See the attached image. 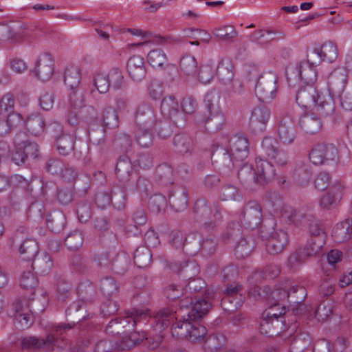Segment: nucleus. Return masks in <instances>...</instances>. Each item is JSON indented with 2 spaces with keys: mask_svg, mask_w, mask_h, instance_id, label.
Segmentation results:
<instances>
[{
  "mask_svg": "<svg viewBox=\"0 0 352 352\" xmlns=\"http://www.w3.org/2000/svg\"><path fill=\"white\" fill-rule=\"evenodd\" d=\"M194 298L196 300L195 302L192 296H190L182 298L179 302L180 310L185 309L188 319L192 321L202 319L211 308V302L208 296L204 298H197V296H195Z\"/></svg>",
  "mask_w": 352,
  "mask_h": 352,
  "instance_id": "7",
  "label": "nucleus"
},
{
  "mask_svg": "<svg viewBox=\"0 0 352 352\" xmlns=\"http://www.w3.org/2000/svg\"><path fill=\"white\" fill-rule=\"evenodd\" d=\"M299 124L301 129L307 134L314 135L318 133L322 128V123L317 116L305 114L302 116Z\"/></svg>",
  "mask_w": 352,
  "mask_h": 352,
  "instance_id": "39",
  "label": "nucleus"
},
{
  "mask_svg": "<svg viewBox=\"0 0 352 352\" xmlns=\"http://www.w3.org/2000/svg\"><path fill=\"white\" fill-rule=\"evenodd\" d=\"M127 71L134 81L142 80L146 75L144 59L138 55L131 56L127 62Z\"/></svg>",
  "mask_w": 352,
  "mask_h": 352,
  "instance_id": "30",
  "label": "nucleus"
},
{
  "mask_svg": "<svg viewBox=\"0 0 352 352\" xmlns=\"http://www.w3.org/2000/svg\"><path fill=\"white\" fill-rule=\"evenodd\" d=\"M32 267L38 273L45 275L48 274L53 266L50 254L47 252L41 253L32 261Z\"/></svg>",
  "mask_w": 352,
  "mask_h": 352,
  "instance_id": "46",
  "label": "nucleus"
},
{
  "mask_svg": "<svg viewBox=\"0 0 352 352\" xmlns=\"http://www.w3.org/2000/svg\"><path fill=\"white\" fill-rule=\"evenodd\" d=\"M168 243L175 249L183 248L184 251L187 254L194 255L197 252L196 249L195 251H190L188 243L184 234L179 230H173L168 234Z\"/></svg>",
  "mask_w": 352,
  "mask_h": 352,
  "instance_id": "43",
  "label": "nucleus"
},
{
  "mask_svg": "<svg viewBox=\"0 0 352 352\" xmlns=\"http://www.w3.org/2000/svg\"><path fill=\"white\" fill-rule=\"evenodd\" d=\"M185 283V297L188 296H192V294L195 296L196 294L201 296L206 294V283L204 279L193 278Z\"/></svg>",
  "mask_w": 352,
  "mask_h": 352,
  "instance_id": "49",
  "label": "nucleus"
},
{
  "mask_svg": "<svg viewBox=\"0 0 352 352\" xmlns=\"http://www.w3.org/2000/svg\"><path fill=\"white\" fill-rule=\"evenodd\" d=\"M45 213L44 205L41 201L31 204L27 211L28 217L34 221L39 222L43 219Z\"/></svg>",
  "mask_w": 352,
  "mask_h": 352,
  "instance_id": "63",
  "label": "nucleus"
},
{
  "mask_svg": "<svg viewBox=\"0 0 352 352\" xmlns=\"http://www.w3.org/2000/svg\"><path fill=\"white\" fill-rule=\"evenodd\" d=\"M307 296L306 289L297 284H289V302L290 304H300L304 301Z\"/></svg>",
  "mask_w": 352,
  "mask_h": 352,
  "instance_id": "61",
  "label": "nucleus"
},
{
  "mask_svg": "<svg viewBox=\"0 0 352 352\" xmlns=\"http://www.w3.org/2000/svg\"><path fill=\"white\" fill-rule=\"evenodd\" d=\"M254 248V243L252 237L243 236L236 243L234 248V255L239 259L246 258Z\"/></svg>",
  "mask_w": 352,
  "mask_h": 352,
  "instance_id": "47",
  "label": "nucleus"
},
{
  "mask_svg": "<svg viewBox=\"0 0 352 352\" xmlns=\"http://www.w3.org/2000/svg\"><path fill=\"white\" fill-rule=\"evenodd\" d=\"M342 198V192L340 186L331 188L324 194L320 199L321 208L329 210L335 208Z\"/></svg>",
  "mask_w": 352,
  "mask_h": 352,
  "instance_id": "40",
  "label": "nucleus"
},
{
  "mask_svg": "<svg viewBox=\"0 0 352 352\" xmlns=\"http://www.w3.org/2000/svg\"><path fill=\"white\" fill-rule=\"evenodd\" d=\"M152 254L147 247H139L134 253V263L139 268L147 267L151 261Z\"/></svg>",
  "mask_w": 352,
  "mask_h": 352,
  "instance_id": "55",
  "label": "nucleus"
},
{
  "mask_svg": "<svg viewBox=\"0 0 352 352\" xmlns=\"http://www.w3.org/2000/svg\"><path fill=\"white\" fill-rule=\"evenodd\" d=\"M348 72L344 67H338L332 71L328 76L327 88L331 96H336L346 90L348 83Z\"/></svg>",
  "mask_w": 352,
  "mask_h": 352,
  "instance_id": "16",
  "label": "nucleus"
},
{
  "mask_svg": "<svg viewBox=\"0 0 352 352\" xmlns=\"http://www.w3.org/2000/svg\"><path fill=\"white\" fill-rule=\"evenodd\" d=\"M46 171L59 177L65 182L73 183L78 177V170L69 163L57 157L50 158L45 164Z\"/></svg>",
  "mask_w": 352,
  "mask_h": 352,
  "instance_id": "9",
  "label": "nucleus"
},
{
  "mask_svg": "<svg viewBox=\"0 0 352 352\" xmlns=\"http://www.w3.org/2000/svg\"><path fill=\"white\" fill-rule=\"evenodd\" d=\"M278 138L283 144H292L297 138V131L290 117H284L279 122L278 126Z\"/></svg>",
  "mask_w": 352,
  "mask_h": 352,
  "instance_id": "23",
  "label": "nucleus"
},
{
  "mask_svg": "<svg viewBox=\"0 0 352 352\" xmlns=\"http://www.w3.org/2000/svg\"><path fill=\"white\" fill-rule=\"evenodd\" d=\"M174 151L180 155L190 154L194 149V144L192 138L184 133H179L175 135L173 140Z\"/></svg>",
  "mask_w": 352,
  "mask_h": 352,
  "instance_id": "37",
  "label": "nucleus"
},
{
  "mask_svg": "<svg viewBox=\"0 0 352 352\" xmlns=\"http://www.w3.org/2000/svg\"><path fill=\"white\" fill-rule=\"evenodd\" d=\"M230 152L236 162H242L249 153L248 139L241 135L233 136L230 140Z\"/></svg>",
  "mask_w": 352,
  "mask_h": 352,
  "instance_id": "28",
  "label": "nucleus"
},
{
  "mask_svg": "<svg viewBox=\"0 0 352 352\" xmlns=\"http://www.w3.org/2000/svg\"><path fill=\"white\" fill-rule=\"evenodd\" d=\"M271 113L264 106L254 107L252 111L250 126L254 132H263L268 122Z\"/></svg>",
  "mask_w": 352,
  "mask_h": 352,
  "instance_id": "26",
  "label": "nucleus"
},
{
  "mask_svg": "<svg viewBox=\"0 0 352 352\" xmlns=\"http://www.w3.org/2000/svg\"><path fill=\"white\" fill-rule=\"evenodd\" d=\"M220 198L222 201H241L243 195L239 188L232 184H228L221 188Z\"/></svg>",
  "mask_w": 352,
  "mask_h": 352,
  "instance_id": "60",
  "label": "nucleus"
},
{
  "mask_svg": "<svg viewBox=\"0 0 352 352\" xmlns=\"http://www.w3.org/2000/svg\"><path fill=\"white\" fill-rule=\"evenodd\" d=\"M65 223V215L59 211L54 212L47 215V226L54 232H59Z\"/></svg>",
  "mask_w": 352,
  "mask_h": 352,
  "instance_id": "57",
  "label": "nucleus"
},
{
  "mask_svg": "<svg viewBox=\"0 0 352 352\" xmlns=\"http://www.w3.org/2000/svg\"><path fill=\"white\" fill-rule=\"evenodd\" d=\"M160 109L162 113L169 116L177 126H179L186 123V116L181 112L179 102L175 96L164 97L161 102Z\"/></svg>",
  "mask_w": 352,
  "mask_h": 352,
  "instance_id": "17",
  "label": "nucleus"
},
{
  "mask_svg": "<svg viewBox=\"0 0 352 352\" xmlns=\"http://www.w3.org/2000/svg\"><path fill=\"white\" fill-rule=\"evenodd\" d=\"M55 330L52 326L50 332L45 338L34 336H25L21 338V345L24 349L39 350L43 348H47V346L57 344V340L55 338Z\"/></svg>",
  "mask_w": 352,
  "mask_h": 352,
  "instance_id": "20",
  "label": "nucleus"
},
{
  "mask_svg": "<svg viewBox=\"0 0 352 352\" xmlns=\"http://www.w3.org/2000/svg\"><path fill=\"white\" fill-rule=\"evenodd\" d=\"M285 37V33L281 30L275 29H261L253 32L250 37L252 42L261 44L269 43L272 41L283 39Z\"/></svg>",
  "mask_w": 352,
  "mask_h": 352,
  "instance_id": "29",
  "label": "nucleus"
},
{
  "mask_svg": "<svg viewBox=\"0 0 352 352\" xmlns=\"http://www.w3.org/2000/svg\"><path fill=\"white\" fill-rule=\"evenodd\" d=\"M192 214L194 221L202 223L207 230L214 229L223 219L219 203L215 201L209 206L206 199H199L196 201Z\"/></svg>",
  "mask_w": 352,
  "mask_h": 352,
  "instance_id": "4",
  "label": "nucleus"
},
{
  "mask_svg": "<svg viewBox=\"0 0 352 352\" xmlns=\"http://www.w3.org/2000/svg\"><path fill=\"white\" fill-rule=\"evenodd\" d=\"M197 67V60L192 56L186 55L181 58L179 68L184 75L188 76H194L196 74Z\"/></svg>",
  "mask_w": 352,
  "mask_h": 352,
  "instance_id": "58",
  "label": "nucleus"
},
{
  "mask_svg": "<svg viewBox=\"0 0 352 352\" xmlns=\"http://www.w3.org/2000/svg\"><path fill=\"white\" fill-rule=\"evenodd\" d=\"M58 153L63 156H67L74 150L76 136L74 135L64 134L55 140Z\"/></svg>",
  "mask_w": 352,
  "mask_h": 352,
  "instance_id": "45",
  "label": "nucleus"
},
{
  "mask_svg": "<svg viewBox=\"0 0 352 352\" xmlns=\"http://www.w3.org/2000/svg\"><path fill=\"white\" fill-rule=\"evenodd\" d=\"M111 204L118 210L124 209L125 207L126 195L123 188L116 186L110 192Z\"/></svg>",
  "mask_w": 352,
  "mask_h": 352,
  "instance_id": "62",
  "label": "nucleus"
},
{
  "mask_svg": "<svg viewBox=\"0 0 352 352\" xmlns=\"http://www.w3.org/2000/svg\"><path fill=\"white\" fill-rule=\"evenodd\" d=\"M311 338L308 333L302 332L296 335L290 344L291 352H303L309 346Z\"/></svg>",
  "mask_w": 352,
  "mask_h": 352,
  "instance_id": "53",
  "label": "nucleus"
},
{
  "mask_svg": "<svg viewBox=\"0 0 352 352\" xmlns=\"http://www.w3.org/2000/svg\"><path fill=\"white\" fill-rule=\"evenodd\" d=\"M168 201L175 212L184 211L187 208L188 204V190L184 186H173L168 194Z\"/></svg>",
  "mask_w": 352,
  "mask_h": 352,
  "instance_id": "24",
  "label": "nucleus"
},
{
  "mask_svg": "<svg viewBox=\"0 0 352 352\" xmlns=\"http://www.w3.org/2000/svg\"><path fill=\"white\" fill-rule=\"evenodd\" d=\"M219 98L220 96L216 91L208 92L205 97L206 105L210 116L204 120V124L209 133L220 131L225 122L223 114L219 111Z\"/></svg>",
  "mask_w": 352,
  "mask_h": 352,
  "instance_id": "6",
  "label": "nucleus"
},
{
  "mask_svg": "<svg viewBox=\"0 0 352 352\" xmlns=\"http://www.w3.org/2000/svg\"><path fill=\"white\" fill-rule=\"evenodd\" d=\"M153 127L137 126L135 129V137L137 143L143 148H148L153 141Z\"/></svg>",
  "mask_w": 352,
  "mask_h": 352,
  "instance_id": "50",
  "label": "nucleus"
},
{
  "mask_svg": "<svg viewBox=\"0 0 352 352\" xmlns=\"http://www.w3.org/2000/svg\"><path fill=\"white\" fill-rule=\"evenodd\" d=\"M156 179L164 185L173 183V170L172 167L168 164L159 165L155 170Z\"/></svg>",
  "mask_w": 352,
  "mask_h": 352,
  "instance_id": "54",
  "label": "nucleus"
},
{
  "mask_svg": "<svg viewBox=\"0 0 352 352\" xmlns=\"http://www.w3.org/2000/svg\"><path fill=\"white\" fill-rule=\"evenodd\" d=\"M156 122V116L153 108L146 103L140 104L135 114L137 126L153 127Z\"/></svg>",
  "mask_w": 352,
  "mask_h": 352,
  "instance_id": "27",
  "label": "nucleus"
},
{
  "mask_svg": "<svg viewBox=\"0 0 352 352\" xmlns=\"http://www.w3.org/2000/svg\"><path fill=\"white\" fill-rule=\"evenodd\" d=\"M133 170V167L129 157L121 155L116 166V174L118 179L124 183L129 182Z\"/></svg>",
  "mask_w": 352,
  "mask_h": 352,
  "instance_id": "38",
  "label": "nucleus"
},
{
  "mask_svg": "<svg viewBox=\"0 0 352 352\" xmlns=\"http://www.w3.org/2000/svg\"><path fill=\"white\" fill-rule=\"evenodd\" d=\"M148 64L154 69L165 70L170 65L165 52L162 49L151 50L147 55Z\"/></svg>",
  "mask_w": 352,
  "mask_h": 352,
  "instance_id": "36",
  "label": "nucleus"
},
{
  "mask_svg": "<svg viewBox=\"0 0 352 352\" xmlns=\"http://www.w3.org/2000/svg\"><path fill=\"white\" fill-rule=\"evenodd\" d=\"M316 50L320 52L323 61L333 63L338 57L337 46L331 41L325 42L322 45H316Z\"/></svg>",
  "mask_w": 352,
  "mask_h": 352,
  "instance_id": "51",
  "label": "nucleus"
},
{
  "mask_svg": "<svg viewBox=\"0 0 352 352\" xmlns=\"http://www.w3.org/2000/svg\"><path fill=\"white\" fill-rule=\"evenodd\" d=\"M83 242L84 236L82 233L78 230H74L69 233L65 239V244L70 250H78L82 245Z\"/></svg>",
  "mask_w": 352,
  "mask_h": 352,
  "instance_id": "64",
  "label": "nucleus"
},
{
  "mask_svg": "<svg viewBox=\"0 0 352 352\" xmlns=\"http://www.w3.org/2000/svg\"><path fill=\"white\" fill-rule=\"evenodd\" d=\"M338 151L333 144H317L309 153V160L315 165L329 164L338 157Z\"/></svg>",
  "mask_w": 352,
  "mask_h": 352,
  "instance_id": "13",
  "label": "nucleus"
},
{
  "mask_svg": "<svg viewBox=\"0 0 352 352\" xmlns=\"http://www.w3.org/2000/svg\"><path fill=\"white\" fill-rule=\"evenodd\" d=\"M256 183L265 185L272 182L276 177L274 166L267 160L256 158Z\"/></svg>",
  "mask_w": 352,
  "mask_h": 352,
  "instance_id": "21",
  "label": "nucleus"
},
{
  "mask_svg": "<svg viewBox=\"0 0 352 352\" xmlns=\"http://www.w3.org/2000/svg\"><path fill=\"white\" fill-rule=\"evenodd\" d=\"M130 266V258L126 254H116L111 263V269L116 274H123Z\"/></svg>",
  "mask_w": 352,
  "mask_h": 352,
  "instance_id": "59",
  "label": "nucleus"
},
{
  "mask_svg": "<svg viewBox=\"0 0 352 352\" xmlns=\"http://www.w3.org/2000/svg\"><path fill=\"white\" fill-rule=\"evenodd\" d=\"M289 241L287 233L283 230L272 232L267 239L266 248L270 254L282 252Z\"/></svg>",
  "mask_w": 352,
  "mask_h": 352,
  "instance_id": "22",
  "label": "nucleus"
},
{
  "mask_svg": "<svg viewBox=\"0 0 352 352\" xmlns=\"http://www.w3.org/2000/svg\"><path fill=\"white\" fill-rule=\"evenodd\" d=\"M69 101L71 106L75 109H79L84 107V111L88 113L87 120H93L96 118V110L92 106H85V99L83 94L78 89H72L69 94Z\"/></svg>",
  "mask_w": 352,
  "mask_h": 352,
  "instance_id": "34",
  "label": "nucleus"
},
{
  "mask_svg": "<svg viewBox=\"0 0 352 352\" xmlns=\"http://www.w3.org/2000/svg\"><path fill=\"white\" fill-rule=\"evenodd\" d=\"M302 226L308 227L311 237L303 248H298L289 256L288 265L290 268L301 265L307 258L317 254L325 243L326 234L313 214L312 219L305 220Z\"/></svg>",
  "mask_w": 352,
  "mask_h": 352,
  "instance_id": "2",
  "label": "nucleus"
},
{
  "mask_svg": "<svg viewBox=\"0 0 352 352\" xmlns=\"http://www.w3.org/2000/svg\"><path fill=\"white\" fill-rule=\"evenodd\" d=\"M28 305L27 298L22 297L16 299L15 302L11 305L10 314L14 318V326L19 329H28L34 322L32 315L27 311Z\"/></svg>",
  "mask_w": 352,
  "mask_h": 352,
  "instance_id": "12",
  "label": "nucleus"
},
{
  "mask_svg": "<svg viewBox=\"0 0 352 352\" xmlns=\"http://www.w3.org/2000/svg\"><path fill=\"white\" fill-rule=\"evenodd\" d=\"M300 88L296 93V100L297 104L305 108H308L317 103L318 94L313 84H300Z\"/></svg>",
  "mask_w": 352,
  "mask_h": 352,
  "instance_id": "25",
  "label": "nucleus"
},
{
  "mask_svg": "<svg viewBox=\"0 0 352 352\" xmlns=\"http://www.w3.org/2000/svg\"><path fill=\"white\" fill-rule=\"evenodd\" d=\"M80 79V72L77 67L71 66L65 69L64 82L71 90L78 88Z\"/></svg>",
  "mask_w": 352,
  "mask_h": 352,
  "instance_id": "52",
  "label": "nucleus"
},
{
  "mask_svg": "<svg viewBox=\"0 0 352 352\" xmlns=\"http://www.w3.org/2000/svg\"><path fill=\"white\" fill-rule=\"evenodd\" d=\"M233 69L234 66L230 60L222 59L220 60L216 69L219 80L224 85L230 82L234 77Z\"/></svg>",
  "mask_w": 352,
  "mask_h": 352,
  "instance_id": "42",
  "label": "nucleus"
},
{
  "mask_svg": "<svg viewBox=\"0 0 352 352\" xmlns=\"http://www.w3.org/2000/svg\"><path fill=\"white\" fill-rule=\"evenodd\" d=\"M38 245L33 239H26L19 247L21 258L27 261H32L38 253Z\"/></svg>",
  "mask_w": 352,
  "mask_h": 352,
  "instance_id": "44",
  "label": "nucleus"
},
{
  "mask_svg": "<svg viewBox=\"0 0 352 352\" xmlns=\"http://www.w3.org/2000/svg\"><path fill=\"white\" fill-rule=\"evenodd\" d=\"M41 81L50 80L54 72V60L49 53L41 54L35 64V68L31 71Z\"/></svg>",
  "mask_w": 352,
  "mask_h": 352,
  "instance_id": "18",
  "label": "nucleus"
},
{
  "mask_svg": "<svg viewBox=\"0 0 352 352\" xmlns=\"http://www.w3.org/2000/svg\"><path fill=\"white\" fill-rule=\"evenodd\" d=\"M241 289V286L236 283L230 284L226 287L225 290V296L221 300V304L223 306H225L227 303L230 302L233 304V305L230 308L224 307L225 309L233 311L234 309H238V307L241 306V300H238L234 298V296L238 294Z\"/></svg>",
  "mask_w": 352,
  "mask_h": 352,
  "instance_id": "41",
  "label": "nucleus"
},
{
  "mask_svg": "<svg viewBox=\"0 0 352 352\" xmlns=\"http://www.w3.org/2000/svg\"><path fill=\"white\" fill-rule=\"evenodd\" d=\"M147 314L143 311L135 310L131 313L126 312L125 316L122 317H116L114 320H111L107 327V331L109 334L118 335L124 333L125 328L133 329L138 322L142 320H146Z\"/></svg>",
  "mask_w": 352,
  "mask_h": 352,
  "instance_id": "10",
  "label": "nucleus"
},
{
  "mask_svg": "<svg viewBox=\"0 0 352 352\" xmlns=\"http://www.w3.org/2000/svg\"><path fill=\"white\" fill-rule=\"evenodd\" d=\"M171 268L185 283L197 276L200 271L199 265L194 260H189L179 265L174 263Z\"/></svg>",
  "mask_w": 352,
  "mask_h": 352,
  "instance_id": "31",
  "label": "nucleus"
},
{
  "mask_svg": "<svg viewBox=\"0 0 352 352\" xmlns=\"http://www.w3.org/2000/svg\"><path fill=\"white\" fill-rule=\"evenodd\" d=\"M285 307L282 305L278 313H274V309L265 310L262 314L259 330L262 334L269 337L282 336L288 339L292 336L296 326L288 325L285 321Z\"/></svg>",
  "mask_w": 352,
  "mask_h": 352,
  "instance_id": "3",
  "label": "nucleus"
},
{
  "mask_svg": "<svg viewBox=\"0 0 352 352\" xmlns=\"http://www.w3.org/2000/svg\"><path fill=\"white\" fill-rule=\"evenodd\" d=\"M252 72L256 73L255 93L258 99L265 102L272 101L276 97L277 93L276 82L278 78L276 75L273 72H267L262 74L257 79L256 69L252 68Z\"/></svg>",
  "mask_w": 352,
  "mask_h": 352,
  "instance_id": "8",
  "label": "nucleus"
},
{
  "mask_svg": "<svg viewBox=\"0 0 352 352\" xmlns=\"http://www.w3.org/2000/svg\"><path fill=\"white\" fill-rule=\"evenodd\" d=\"M85 303L81 300H76L73 302L65 311V315L68 320L70 322L68 324L59 323L58 324L53 325L56 332L59 331H67L71 329L74 327L76 323L78 322L81 320L85 319L86 316L84 315L85 313Z\"/></svg>",
  "mask_w": 352,
  "mask_h": 352,
  "instance_id": "15",
  "label": "nucleus"
},
{
  "mask_svg": "<svg viewBox=\"0 0 352 352\" xmlns=\"http://www.w3.org/2000/svg\"><path fill=\"white\" fill-rule=\"evenodd\" d=\"M334 96L331 94L328 96H318L317 103L314 104L316 111L324 117H331L335 113Z\"/></svg>",
  "mask_w": 352,
  "mask_h": 352,
  "instance_id": "35",
  "label": "nucleus"
},
{
  "mask_svg": "<svg viewBox=\"0 0 352 352\" xmlns=\"http://www.w3.org/2000/svg\"><path fill=\"white\" fill-rule=\"evenodd\" d=\"M25 128L34 136L41 135L45 129V121L40 113H32L25 120Z\"/></svg>",
  "mask_w": 352,
  "mask_h": 352,
  "instance_id": "33",
  "label": "nucleus"
},
{
  "mask_svg": "<svg viewBox=\"0 0 352 352\" xmlns=\"http://www.w3.org/2000/svg\"><path fill=\"white\" fill-rule=\"evenodd\" d=\"M212 164L221 173L227 175L233 168L236 160L232 153L223 146H217L211 154Z\"/></svg>",
  "mask_w": 352,
  "mask_h": 352,
  "instance_id": "14",
  "label": "nucleus"
},
{
  "mask_svg": "<svg viewBox=\"0 0 352 352\" xmlns=\"http://www.w3.org/2000/svg\"><path fill=\"white\" fill-rule=\"evenodd\" d=\"M133 221L134 224L128 226L126 231L131 233L133 235L137 236L141 234V230H139L138 226L141 227L144 226L147 222V216L145 210L142 207H138L133 214Z\"/></svg>",
  "mask_w": 352,
  "mask_h": 352,
  "instance_id": "48",
  "label": "nucleus"
},
{
  "mask_svg": "<svg viewBox=\"0 0 352 352\" xmlns=\"http://www.w3.org/2000/svg\"><path fill=\"white\" fill-rule=\"evenodd\" d=\"M207 333L206 327L201 325L199 320L190 321L188 335L186 340L192 342H196L202 340Z\"/></svg>",
  "mask_w": 352,
  "mask_h": 352,
  "instance_id": "56",
  "label": "nucleus"
},
{
  "mask_svg": "<svg viewBox=\"0 0 352 352\" xmlns=\"http://www.w3.org/2000/svg\"><path fill=\"white\" fill-rule=\"evenodd\" d=\"M262 208L258 201L250 200L245 203L240 214L239 222L247 229H254L262 221Z\"/></svg>",
  "mask_w": 352,
  "mask_h": 352,
  "instance_id": "11",
  "label": "nucleus"
},
{
  "mask_svg": "<svg viewBox=\"0 0 352 352\" xmlns=\"http://www.w3.org/2000/svg\"><path fill=\"white\" fill-rule=\"evenodd\" d=\"M179 316L176 311L170 308H165L157 312L155 317L152 319L151 326L153 331L156 332L155 338H148L145 332H142L140 338H137L135 333H131L129 338L123 340L119 347L121 350H130L141 341L146 339L148 342L149 349H156L161 342L163 337L160 333L165 330L171 324V333L173 337L177 339H186L188 335L189 327L191 320L188 317L183 316L182 318H178Z\"/></svg>",
  "mask_w": 352,
  "mask_h": 352,
  "instance_id": "1",
  "label": "nucleus"
},
{
  "mask_svg": "<svg viewBox=\"0 0 352 352\" xmlns=\"http://www.w3.org/2000/svg\"><path fill=\"white\" fill-rule=\"evenodd\" d=\"M286 77L289 86L295 87L302 83L314 84L316 81L317 75L315 67L300 61L287 68Z\"/></svg>",
  "mask_w": 352,
  "mask_h": 352,
  "instance_id": "5",
  "label": "nucleus"
},
{
  "mask_svg": "<svg viewBox=\"0 0 352 352\" xmlns=\"http://www.w3.org/2000/svg\"><path fill=\"white\" fill-rule=\"evenodd\" d=\"M281 217L287 223L302 225L305 220L312 219V214L306 213L302 210H296L291 206H285L281 212Z\"/></svg>",
  "mask_w": 352,
  "mask_h": 352,
  "instance_id": "32",
  "label": "nucleus"
},
{
  "mask_svg": "<svg viewBox=\"0 0 352 352\" xmlns=\"http://www.w3.org/2000/svg\"><path fill=\"white\" fill-rule=\"evenodd\" d=\"M278 141L272 137L263 138L261 147L263 153L270 158L274 160L278 165H285L288 161L287 153L279 148Z\"/></svg>",
  "mask_w": 352,
  "mask_h": 352,
  "instance_id": "19",
  "label": "nucleus"
}]
</instances>
